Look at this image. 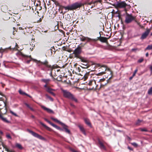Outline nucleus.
Masks as SVG:
<instances>
[{"label": "nucleus", "instance_id": "60", "mask_svg": "<svg viewBox=\"0 0 152 152\" xmlns=\"http://www.w3.org/2000/svg\"><path fill=\"white\" fill-rule=\"evenodd\" d=\"M55 17V15L53 14V16H51V18H53Z\"/></svg>", "mask_w": 152, "mask_h": 152}, {"label": "nucleus", "instance_id": "12", "mask_svg": "<svg viewBox=\"0 0 152 152\" xmlns=\"http://www.w3.org/2000/svg\"><path fill=\"white\" fill-rule=\"evenodd\" d=\"M150 31V29H147L142 34L140 39H145L148 35Z\"/></svg>", "mask_w": 152, "mask_h": 152}, {"label": "nucleus", "instance_id": "13", "mask_svg": "<svg viewBox=\"0 0 152 152\" xmlns=\"http://www.w3.org/2000/svg\"><path fill=\"white\" fill-rule=\"evenodd\" d=\"M98 66H100L99 69H102V68H103V70H104V71H102L101 72L99 73L98 74L99 75H102L105 73V71L106 69V66L104 65H101L99 64H97Z\"/></svg>", "mask_w": 152, "mask_h": 152}, {"label": "nucleus", "instance_id": "5", "mask_svg": "<svg viewBox=\"0 0 152 152\" xmlns=\"http://www.w3.org/2000/svg\"><path fill=\"white\" fill-rule=\"evenodd\" d=\"M7 103L6 102H2L0 103V113L2 114H5L7 112Z\"/></svg>", "mask_w": 152, "mask_h": 152}, {"label": "nucleus", "instance_id": "62", "mask_svg": "<svg viewBox=\"0 0 152 152\" xmlns=\"http://www.w3.org/2000/svg\"><path fill=\"white\" fill-rule=\"evenodd\" d=\"M149 68L151 72H152V66H151L149 67Z\"/></svg>", "mask_w": 152, "mask_h": 152}, {"label": "nucleus", "instance_id": "48", "mask_svg": "<svg viewBox=\"0 0 152 152\" xmlns=\"http://www.w3.org/2000/svg\"><path fill=\"white\" fill-rule=\"evenodd\" d=\"M3 148L5 149V150L6 151L7 149H8V148H7V146L5 145H2Z\"/></svg>", "mask_w": 152, "mask_h": 152}, {"label": "nucleus", "instance_id": "23", "mask_svg": "<svg viewBox=\"0 0 152 152\" xmlns=\"http://www.w3.org/2000/svg\"><path fill=\"white\" fill-rule=\"evenodd\" d=\"M41 107L44 110L46 111L48 113H53V111L52 110H51L48 108L46 107H45L43 106H42Z\"/></svg>", "mask_w": 152, "mask_h": 152}, {"label": "nucleus", "instance_id": "6", "mask_svg": "<svg viewBox=\"0 0 152 152\" xmlns=\"http://www.w3.org/2000/svg\"><path fill=\"white\" fill-rule=\"evenodd\" d=\"M51 119L52 120H53L54 121L57 122L60 124H61L63 126L64 129L65 130V131L66 132L68 133V134H70V131L68 129V126L66 125H65L63 123L60 122V121H58L57 119L56 118H55L53 117H51Z\"/></svg>", "mask_w": 152, "mask_h": 152}, {"label": "nucleus", "instance_id": "31", "mask_svg": "<svg viewBox=\"0 0 152 152\" xmlns=\"http://www.w3.org/2000/svg\"><path fill=\"white\" fill-rule=\"evenodd\" d=\"M84 121H85V123L87 125H88V126H91V124L88 119L85 118L84 119Z\"/></svg>", "mask_w": 152, "mask_h": 152}, {"label": "nucleus", "instance_id": "22", "mask_svg": "<svg viewBox=\"0 0 152 152\" xmlns=\"http://www.w3.org/2000/svg\"><path fill=\"white\" fill-rule=\"evenodd\" d=\"M21 55L23 57L26 58H28V57L29 58H30V59L29 60H27V61H26V63H27L28 64H29L30 63V61L31 60V59H32V58L31 57V56H26V55H24L22 53H21Z\"/></svg>", "mask_w": 152, "mask_h": 152}, {"label": "nucleus", "instance_id": "36", "mask_svg": "<svg viewBox=\"0 0 152 152\" xmlns=\"http://www.w3.org/2000/svg\"><path fill=\"white\" fill-rule=\"evenodd\" d=\"M54 4L57 6H58L60 7V8L61 9L62 8V7L61 6H62V5H60L58 1H56L54 2Z\"/></svg>", "mask_w": 152, "mask_h": 152}, {"label": "nucleus", "instance_id": "61", "mask_svg": "<svg viewBox=\"0 0 152 152\" xmlns=\"http://www.w3.org/2000/svg\"><path fill=\"white\" fill-rule=\"evenodd\" d=\"M31 117L33 118V119H35V117L33 115H31Z\"/></svg>", "mask_w": 152, "mask_h": 152}, {"label": "nucleus", "instance_id": "53", "mask_svg": "<svg viewBox=\"0 0 152 152\" xmlns=\"http://www.w3.org/2000/svg\"><path fill=\"white\" fill-rule=\"evenodd\" d=\"M13 35H15V32L17 31L16 30V28H15L13 27Z\"/></svg>", "mask_w": 152, "mask_h": 152}, {"label": "nucleus", "instance_id": "43", "mask_svg": "<svg viewBox=\"0 0 152 152\" xmlns=\"http://www.w3.org/2000/svg\"><path fill=\"white\" fill-rule=\"evenodd\" d=\"M131 144L135 147H138L137 144L135 142L132 143Z\"/></svg>", "mask_w": 152, "mask_h": 152}, {"label": "nucleus", "instance_id": "64", "mask_svg": "<svg viewBox=\"0 0 152 152\" xmlns=\"http://www.w3.org/2000/svg\"><path fill=\"white\" fill-rule=\"evenodd\" d=\"M133 77H133V75H132V76L130 77H129V80H132V79L133 78Z\"/></svg>", "mask_w": 152, "mask_h": 152}, {"label": "nucleus", "instance_id": "4", "mask_svg": "<svg viewBox=\"0 0 152 152\" xmlns=\"http://www.w3.org/2000/svg\"><path fill=\"white\" fill-rule=\"evenodd\" d=\"M136 19V17L132 16V14H129L126 13L125 16V23L126 24L131 23L133 20H135Z\"/></svg>", "mask_w": 152, "mask_h": 152}, {"label": "nucleus", "instance_id": "58", "mask_svg": "<svg viewBox=\"0 0 152 152\" xmlns=\"http://www.w3.org/2000/svg\"><path fill=\"white\" fill-rule=\"evenodd\" d=\"M50 75L51 77H53V75H52V71L53 70H50Z\"/></svg>", "mask_w": 152, "mask_h": 152}, {"label": "nucleus", "instance_id": "28", "mask_svg": "<svg viewBox=\"0 0 152 152\" xmlns=\"http://www.w3.org/2000/svg\"><path fill=\"white\" fill-rule=\"evenodd\" d=\"M41 81L46 84H48L50 82V80L49 79H42L41 80Z\"/></svg>", "mask_w": 152, "mask_h": 152}, {"label": "nucleus", "instance_id": "41", "mask_svg": "<svg viewBox=\"0 0 152 152\" xmlns=\"http://www.w3.org/2000/svg\"><path fill=\"white\" fill-rule=\"evenodd\" d=\"M148 93L149 94H152V87L148 91Z\"/></svg>", "mask_w": 152, "mask_h": 152}, {"label": "nucleus", "instance_id": "34", "mask_svg": "<svg viewBox=\"0 0 152 152\" xmlns=\"http://www.w3.org/2000/svg\"><path fill=\"white\" fill-rule=\"evenodd\" d=\"M140 50V49L138 48H132L131 50V51L132 52H134L135 53H136L137 51H139Z\"/></svg>", "mask_w": 152, "mask_h": 152}, {"label": "nucleus", "instance_id": "33", "mask_svg": "<svg viewBox=\"0 0 152 152\" xmlns=\"http://www.w3.org/2000/svg\"><path fill=\"white\" fill-rule=\"evenodd\" d=\"M25 104L27 106V107L30 109V110L31 111H34V109L32 107H31L27 103H25Z\"/></svg>", "mask_w": 152, "mask_h": 152}, {"label": "nucleus", "instance_id": "8", "mask_svg": "<svg viewBox=\"0 0 152 152\" xmlns=\"http://www.w3.org/2000/svg\"><path fill=\"white\" fill-rule=\"evenodd\" d=\"M27 131L29 133L31 134L33 136L37 138L42 140H45V138L42 136L32 130H31L29 129H27Z\"/></svg>", "mask_w": 152, "mask_h": 152}, {"label": "nucleus", "instance_id": "26", "mask_svg": "<svg viewBox=\"0 0 152 152\" xmlns=\"http://www.w3.org/2000/svg\"><path fill=\"white\" fill-rule=\"evenodd\" d=\"M19 92L20 94L23 95H25L27 96H28L30 98H31V96H30L29 95H28L26 93L24 92L22 90H20L19 91Z\"/></svg>", "mask_w": 152, "mask_h": 152}, {"label": "nucleus", "instance_id": "55", "mask_svg": "<svg viewBox=\"0 0 152 152\" xmlns=\"http://www.w3.org/2000/svg\"><path fill=\"white\" fill-rule=\"evenodd\" d=\"M128 148L129 149V150H131V151H132L133 150V149L132 148L129 146L128 147Z\"/></svg>", "mask_w": 152, "mask_h": 152}, {"label": "nucleus", "instance_id": "16", "mask_svg": "<svg viewBox=\"0 0 152 152\" xmlns=\"http://www.w3.org/2000/svg\"><path fill=\"white\" fill-rule=\"evenodd\" d=\"M15 48H12L11 46L8 48H6L5 49H3L2 48H0V53H2L4 52H7L9 50H14Z\"/></svg>", "mask_w": 152, "mask_h": 152}, {"label": "nucleus", "instance_id": "25", "mask_svg": "<svg viewBox=\"0 0 152 152\" xmlns=\"http://www.w3.org/2000/svg\"><path fill=\"white\" fill-rule=\"evenodd\" d=\"M78 127H79L80 131L82 132L83 134L84 135H86V133L85 131V130L83 127L81 125H79Z\"/></svg>", "mask_w": 152, "mask_h": 152}, {"label": "nucleus", "instance_id": "63", "mask_svg": "<svg viewBox=\"0 0 152 152\" xmlns=\"http://www.w3.org/2000/svg\"><path fill=\"white\" fill-rule=\"evenodd\" d=\"M45 96H46V97L48 98H49V97H50V96H49L47 94H45Z\"/></svg>", "mask_w": 152, "mask_h": 152}, {"label": "nucleus", "instance_id": "54", "mask_svg": "<svg viewBox=\"0 0 152 152\" xmlns=\"http://www.w3.org/2000/svg\"><path fill=\"white\" fill-rule=\"evenodd\" d=\"M48 84H46L44 86V87L45 88H46V89H47V88H49V87H48V86H47V85H48Z\"/></svg>", "mask_w": 152, "mask_h": 152}, {"label": "nucleus", "instance_id": "20", "mask_svg": "<svg viewBox=\"0 0 152 152\" xmlns=\"http://www.w3.org/2000/svg\"><path fill=\"white\" fill-rule=\"evenodd\" d=\"M98 143L99 145V147L101 149H103L104 150L106 149V148L104 145L103 142L99 140H98Z\"/></svg>", "mask_w": 152, "mask_h": 152}, {"label": "nucleus", "instance_id": "27", "mask_svg": "<svg viewBox=\"0 0 152 152\" xmlns=\"http://www.w3.org/2000/svg\"><path fill=\"white\" fill-rule=\"evenodd\" d=\"M89 75V73L87 72H85L84 74V75L83 78V79L84 80H86L88 78V76Z\"/></svg>", "mask_w": 152, "mask_h": 152}, {"label": "nucleus", "instance_id": "46", "mask_svg": "<svg viewBox=\"0 0 152 152\" xmlns=\"http://www.w3.org/2000/svg\"><path fill=\"white\" fill-rule=\"evenodd\" d=\"M102 0H96V1L93 2V4H95L96 3L99 2L101 3L102 1Z\"/></svg>", "mask_w": 152, "mask_h": 152}, {"label": "nucleus", "instance_id": "11", "mask_svg": "<svg viewBox=\"0 0 152 152\" xmlns=\"http://www.w3.org/2000/svg\"><path fill=\"white\" fill-rule=\"evenodd\" d=\"M88 85L91 86L90 89H93L96 88V81L94 80H90L88 83Z\"/></svg>", "mask_w": 152, "mask_h": 152}, {"label": "nucleus", "instance_id": "59", "mask_svg": "<svg viewBox=\"0 0 152 152\" xmlns=\"http://www.w3.org/2000/svg\"><path fill=\"white\" fill-rule=\"evenodd\" d=\"M19 29L20 30H24V28H23V27H19Z\"/></svg>", "mask_w": 152, "mask_h": 152}, {"label": "nucleus", "instance_id": "49", "mask_svg": "<svg viewBox=\"0 0 152 152\" xmlns=\"http://www.w3.org/2000/svg\"><path fill=\"white\" fill-rule=\"evenodd\" d=\"M3 148L5 149V150L6 151L7 149H8V148H7V146L5 145H2Z\"/></svg>", "mask_w": 152, "mask_h": 152}, {"label": "nucleus", "instance_id": "45", "mask_svg": "<svg viewBox=\"0 0 152 152\" xmlns=\"http://www.w3.org/2000/svg\"><path fill=\"white\" fill-rule=\"evenodd\" d=\"M142 121L140 120V119H138V120H137V122L136 123V124L137 125H140V124Z\"/></svg>", "mask_w": 152, "mask_h": 152}, {"label": "nucleus", "instance_id": "21", "mask_svg": "<svg viewBox=\"0 0 152 152\" xmlns=\"http://www.w3.org/2000/svg\"><path fill=\"white\" fill-rule=\"evenodd\" d=\"M54 90L51 88L50 87L48 88L47 89H46V91L49 93L51 94L52 95L54 96H55L56 95V94L55 93H54L52 91H53Z\"/></svg>", "mask_w": 152, "mask_h": 152}, {"label": "nucleus", "instance_id": "44", "mask_svg": "<svg viewBox=\"0 0 152 152\" xmlns=\"http://www.w3.org/2000/svg\"><path fill=\"white\" fill-rule=\"evenodd\" d=\"M58 79H59L58 80V81H62V75H60L58 76Z\"/></svg>", "mask_w": 152, "mask_h": 152}, {"label": "nucleus", "instance_id": "15", "mask_svg": "<svg viewBox=\"0 0 152 152\" xmlns=\"http://www.w3.org/2000/svg\"><path fill=\"white\" fill-rule=\"evenodd\" d=\"M110 74L111 75V76L107 80V82L106 83H105L104 84H103L102 83H100V87L99 88V89H100L101 88L104 87V86H106L107 83L110 82V80L112 78V77H113V72L111 71H110Z\"/></svg>", "mask_w": 152, "mask_h": 152}, {"label": "nucleus", "instance_id": "24", "mask_svg": "<svg viewBox=\"0 0 152 152\" xmlns=\"http://www.w3.org/2000/svg\"><path fill=\"white\" fill-rule=\"evenodd\" d=\"M62 7L61 9L64 8L65 10H72V5L70 6H67L66 7H65L64 6H61Z\"/></svg>", "mask_w": 152, "mask_h": 152}, {"label": "nucleus", "instance_id": "39", "mask_svg": "<svg viewBox=\"0 0 152 152\" xmlns=\"http://www.w3.org/2000/svg\"><path fill=\"white\" fill-rule=\"evenodd\" d=\"M152 49V45H149L148 47L145 49V50H149Z\"/></svg>", "mask_w": 152, "mask_h": 152}, {"label": "nucleus", "instance_id": "29", "mask_svg": "<svg viewBox=\"0 0 152 152\" xmlns=\"http://www.w3.org/2000/svg\"><path fill=\"white\" fill-rule=\"evenodd\" d=\"M39 123L42 126L44 127L46 129H47L48 130H50V129L49 127H48V126H46L45 124H43L42 122H41V121L39 122Z\"/></svg>", "mask_w": 152, "mask_h": 152}, {"label": "nucleus", "instance_id": "37", "mask_svg": "<svg viewBox=\"0 0 152 152\" xmlns=\"http://www.w3.org/2000/svg\"><path fill=\"white\" fill-rule=\"evenodd\" d=\"M76 69H77V72H79V73H78V74L80 75H81L82 76H83V75H82L80 73V71H81V69L80 68V67H76Z\"/></svg>", "mask_w": 152, "mask_h": 152}, {"label": "nucleus", "instance_id": "10", "mask_svg": "<svg viewBox=\"0 0 152 152\" xmlns=\"http://www.w3.org/2000/svg\"><path fill=\"white\" fill-rule=\"evenodd\" d=\"M85 4H86L82 3L81 2H75L72 5V10H76L82 6H83Z\"/></svg>", "mask_w": 152, "mask_h": 152}, {"label": "nucleus", "instance_id": "19", "mask_svg": "<svg viewBox=\"0 0 152 152\" xmlns=\"http://www.w3.org/2000/svg\"><path fill=\"white\" fill-rule=\"evenodd\" d=\"M87 27L89 29H92L94 28V26L92 21H90L89 22L88 21L87 24Z\"/></svg>", "mask_w": 152, "mask_h": 152}, {"label": "nucleus", "instance_id": "56", "mask_svg": "<svg viewBox=\"0 0 152 152\" xmlns=\"http://www.w3.org/2000/svg\"><path fill=\"white\" fill-rule=\"evenodd\" d=\"M48 99H49L51 101H53V99L50 96V97H49V98Z\"/></svg>", "mask_w": 152, "mask_h": 152}, {"label": "nucleus", "instance_id": "38", "mask_svg": "<svg viewBox=\"0 0 152 152\" xmlns=\"http://www.w3.org/2000/svg\"><path fill=\"white\" fill-rule=\"evenodd\" d=\"M83 65L85 66V67H84V68H88L89 66V65L88 64V62H86V63H84V64H83Z\"/></svg>", "mask_w": 152, "mask_h": 152}, {"label": "nucleus", "instance_id": "42", "mask_svg": "<svg viewBox=\"0 0 152 152\" xmlns=\"http://www.w3.org/2000/svg\"><path fill=\"white\" fill-rule=\"evenodd\" d=\"M6 137L7 138L9 139H11L12 137L10 135V134H7L6 135Z\"/></svg>", "mask_w": 152, "mask_h": 152}, {"label": "nucleus", "instance_id": "3", "mask_svg": "<svg viewBox=\"0 0 152 152\" xmlns=\"http://www.w3.org/2000/svg\"><path fill=\"white\" fill-rule=\"evenodd\" d=\"M63 96L65 98L71 99L75 102H77V99L75 98L74 95L70 92L66 90H63Z\"/></svg>", "mask_w": 152, "mask_h": 152}, {"label": "nucleus", "instance_id": "40", "mask_svg": "<svg viewBox=\"0 0 152 152\" xmlns=\"http://www.w3.org/2000/svg\"><path fill=\"white\" fill-rule=\"evenodd\" d=\"M10 113L11 114H12V115H14L15 116H16V117L18 116V115L15 113L13 112L12 110H10Z\"/></svg>", "mask_w": 152, "mask_h": 152}, {"label": "nucleus", "instance_id": "1", "mask_svg": "<svg viewBox=\"0 0 152 152\" xmlns=\"http://www.w3.org/2000/svg\"><path fill=\"white\" fill-rule=\"evenodd\" d=\"M37 64L42 70L44 71L53 70L54 69L60 68H64L67 65V63H65L61 66H59L57 64L51 66L50 64L48 61L45 60L44 61H41L40 60L37 61Z\"/></svg>", "mask_w": 152, "mask_h": 152}, {"label": "nucleus", "instance_id": "51", "mask_svg": "<svg viewBox=\"0 0 152 152\" xmlns=\"http://www.w3.org/2000/svg\"><path fill=\"white\" fill-rule=\"evenodd\" d=\"M140 130L142 132H147L148 131L146 129L140 128Z\"/></svg>", "mask_w": 152, "mask_h": 152}, {"label": "nucleus", "instance_id": "52", "mask_svg": "<svg viewBox=\"0 0 152 152\" xmlns=\"http://www.w3.org/2000/svg\"><path fill=\"white\" fill-rule=\"evenodd\" d=\"M143 61V58H141L139 59L138 61V62L139 63H141Z\"/></svg>", "mask_w": 152, "mask_h": 152}, {"label": "nucleus", "instance_id": "18", "mask_svg": "<svg viewBox=\"0 0 152 152\" xmlns=\"http://www.w3.org/2000/svg\"><path fill=\"white\" fill-rule=\"evenodd\" d=\"M3 114H1L0 113V119L2 120L4 122L7 123H10V121H8L6 118L4 117L3 115Z\"/></svg>", "mask_w": 152, "mask_h": 152}, {"label": "nucleus", "instance_id": "14", "mask_svg": "<svg viewBox=\"0 0 152 152\" xmlns=\"http://www.w3.org/2000/svg\"><path fill=\"white\" fill-rule=\"evenodd\" d=\"M127 6V4L124 1L118 3L117 4V6L118 7L120 8L125 7Z\"/></svg>", "mask_w": 152, "mask_h": 152}, {"label": "nucleus", "instance_id": "17", "mask_svg": "<svg viewBox=\"0 0 152 152\" xmlns=\"http://www.w3.org/2000/svg\"><path fill=\"white\" fill-rule=\"evenodd\" d=\"M45 120L49 124H50L51 125H52L53 127H54L55 128H56L57 129H60V128L59 126H58L56 125H55V124L51 122H50V121L48 120V119H47L46 118H44Z\"/></svg>", "mask_w": 152, "mask_h": 152}, {"label": "nucleus", "instance_id": "47", "mask_svg": "<svg viewBox=\"0 0 152 152\" xmlns=\"http://www.w3.org/2000/svg\"><path fill=\"white\" fill-rule=\"evenodd\" d=\"M137 71H138V70L137 69H136L134 71L132 75L133 77H134L135 75V74H136V73L137 72Z\"/></svg>", "mask_w": 152, "mask_h": 152}, {"label": "nucleus", "instance_id": "9", "mask_svg": "<svg viewBox=\"0 0 152 152\" xmlns=\"http://www.w3.org/2000/svg\"><path fill=\"white\" fill-rule=\"evenodd\" d=\"M82 52V50L80 47H77L75 49L73 52L75 57L78 58H80V55Z\"/></svg>", "mask_w": 152, "mask_h": 152}, {"label": "nucleus", "instance_id": "57", "mask_svg": "<svg viewBox=\"0 0 152 152\" xmlns=\"http://www.w3.org/2000/svg\"><path fill=\"white\" fill-rule=\"evenodd\" d=\"M86 4H86L87 3H85ZM92 3H93V2H89V3H87V4L88 5H91Z\"/></svg>", "mask_w": 152, "mask_h": 152}, {"label": "nucleus", "instance_id": "32", "mask_svg": "<svg viewBox=\"0 0 152 152\" xmlns=\"http://www.w3.org/2000/svg\"><path fill=\"white\" fill-rule=\"evenodd\" d=\"M15 146L16 147L20 150L22 149L23 148L21 145L19 143H16Z\"/></svg>", "mask_w": 152, "mask_h": 152}, {"label": "nucleus", "instance_id": "2", "mask_svg": "<svg viewBox=\"0 0 152 152\" xmlns=\"http://www.w3.org/2000/svg\"><path fill=\"white\" fill-rule=\"evenodd\" d=\"M80 39L81 41L84 42L86 41V42L83 43H81L78 45L77 47H80L81 50L83 47H85L88 49H91L92 47L94 45V41L95 40H93L87 37H85L83 35H80Z\"/></svg>", "mask_w": 152, "mask_h": 152}, {"label": "nucleus", "instance_id": "35", "mask_svg": "<svg viewBox=\"0 0 152 152\" xmlns=\"http://www.w3.org/2000/svg\"><path fill=\"white\" fill-rule=\"evenodd\" d=\"M79 58L81 59V61L84 63H86V62H88L87 60L82 58V57H80V58Z\"/></svg>", "mask_w": 152, "mask_h": 152}, {"label": "nucleus", "instance_id": "7", "mask_svg": "<svg viewBox=\"0 0 152 152\" xmlns=\"http://www.w3.org/2000/svg\"><path fill=\"white\" fill-rule=\"evenodd\" d=\"M110 37V36L108 38L101 37V35H100V37H98L97 39H93V40H95L94 42V45L96 44V42L98 40H99L100 42H102L106 43L107 44L108 43L107 40L109 39Z\"/></svg>", "mask_w": 152, "mask_h": 152}, {"label": "nucleus", "instance_id": "30", "mask_svg": "<svg viewBox=\"0 0 152 152\" xmlns=\"http://www.w3.org/2000/svg\"><path fill=\"white\" fill-rule=\"evenodd\" d=\"M50 50L52 55L55 54L56 51L54 46H53L50 49Z\"/></svg>", "mask_w": 152, "mask_h": 152}, {"label": "nucleus", "instance_id": "50", "mask_svg": "<svg viewBox=\"0 0 152 152\" xmlns=\"http://www.w3.org/2000/svg\"><path fill=\"white\" fill-rule=\"evenodd\" d=\"M105 80V79H101L99 80V82L100 83H102V82L104 81Z\"/></svg>", "mask_w": 152, "mask_h": 152}]
</instances>
